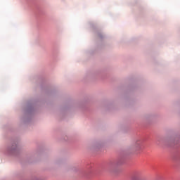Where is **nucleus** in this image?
<instances>
[{
    "instance_id": "f257e3e1",
    "label": "nucleus",
    "mask_w": 180,
    "mask_h": 180,
    "mask_svg": "<svg viewBox=\"0 0 180 180\" xmlns=\"http://www.w3.org/2000/svg\"><path fill=\"white\" fill-rule=\"evenodd\" d=\"M13 150V148H8V151L9 153H12V150Z\"/></svg>"
}]
</instances>
